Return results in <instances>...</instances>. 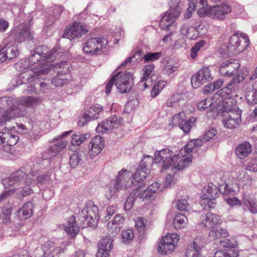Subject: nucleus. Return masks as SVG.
<instances>
[{"label":"nucleus","mask_w":257,"mask_h":257,"mask_svg":"<svg viewBox=\"0 0 257 257\" xmlns=\"http://www.w3.org/2000/svg\"><path fill=\"white\" fill-rule=\"evenodd\" d=\"M56 51L53 49L50 50L46 46H39L35 51L32 52L31 56L26 60H22L16 64L17 69L19 71H26L21 73L18 77L21 83H18L17 86L27 83H31L34 81L38 80L40 81L41 75L39 72L34 73V67H37L38 70L44 69L46 62L53 61L56 57Z\"/></svg>","instance_id":"f257e3e1"},{"label":"nucleus","mask_w":257,"mask_h":257,"mask_svg":"<svg viewBox=\"0 0 257 257\" xmlns=\"http://www.w3.org/2000/svg\"><path fill=\"white\" fill-rule=\"evenodd\" d=\"M202 145L201 140H191L177 154H174L168 148L157 151L156 159L158 161H164L163 170L170 166H173L175 169L184 170L192 162V153L197 152Z\"/></svg>","instance_id":"f03ea898"},{"label":"nucleus","mask_w":257,"mask_h":257,"mask_svg":"<svg viewBox=\"0 0 257 257\" xmlns=\"http://www.w3.org/2000/svg\"><path fill=\"white\" fill-rule=\"evenodd\" d=\"M243 79L242 76L237 75L233 78L226 87L221 89L216 93L223 100V114L222 122L226 128H235L241 123L242 110L236 106L235 101L231 97L233 96L232 89L235 88L236 83Z\"/></svg>","instance_id":"7ed1b4c3"},{"label":"nucleus","mask_w":257,"mask_h":257,"mask_svg":"<svg viewBox=\"0 0 257 257\" xmlns=\"http://www.w3.org/2000/svg\"><path fill=\"white\" fill-rule=\"evenodd\" d=\"M54 60L51 62H46L44 69L38 70L37 67H34V73L39 72L42 73L40 79H46L50 77H45L46 75H53L56 73V75L51 80L52 83L56 87L62 86L69 83L71 80V76L70 74V64L67 61H62L59 63L54 65L51 64Z\"/></svg>","instance_id":"20e7f679"},{"label":"nucleus","mask_w":257,"mask_h":257,"mask_svg":"<svg viewBox=\"0 0 257 257\" xmlns=\"http://www.w3.org/2000/svg\"><path fill=\"white\" fill-rule=\"evenodd\" d=\"M17 101L12 97L0 98V113L5 110L0 117V126L5 125L7 121L26 114L25 109H20L16 107Z\"/></svg>","instance_id":"39448f33"},{"label":"nucleus","mask_w":257,"mask_h":257,"mask_svg":"<svg viewBox=\"0 0 257 257\" xmlns=\"http://www.w3.org/2000/svg\"><path fill=\"white\" fill-rule=\"evenodd\" d=\"M131 174L126 169H122L119 171L115 180L111 181L108 190L106 192L105 196L108 200L111 199L115 194L121 190H126L133 185L131 179Z\"/></svg>","instance_id":"423d86ee"},{"label":"nucleus","mask_w":257,"mask_h":257,"mask_svg":"<svg viewBox=\"0 0 257 257\" xmlns=\"http://www.w3.org/2000/svg\"><path fill=\"white\" fill-rule=\"evenodd\" d=\"M231 6L227 3H223L220 5L205 7L201 9L199 14L204 17L208 16L213 20L222 21L231 12Z\"/></svg>","instance_id":"0eeeda50"},{"label":"nucleus","mask_w":257,"mask_h":257,"mask_svg":"<svg viewBox=\"0 0 257 257\" xmlns=\"http://www.w3.org/2000/svg\"><path fill=\"white\" fill-rule=\"evenodd\" d=\"M115 224L109 221L107 225L109 236L103 237L98 246V252L96 257H109V253L113 248V237L115 236L119 231H115Z\"/></svg>","instance_id":"6e6552de"},{"label":"nucleus","mask_w":257,"mask_h":257,"mask_svg":"<svg viewBox=\"0 0 257 257\" xmlns=\"http://www.w3.org/2000/svg\"><path fill=\"white\" fill-rule=\"evenodd\" d=\"M249 44V39L245 34L237 32L230 37L227 48L229 53L234 55L243 51Z\"/></svg>","instance_id":"1a4fd4ad"},{"label":"nucleus","mask_w":257,"mask_h":257,"mask_svg":"<svg viewBox=\"0 0 257 257\" xmlns=\"http://www.w3.org/2000/svg\"><path fill=\"white\" fill-rule=\"evenodd\" d=\"M25 168L21 169L13 173L11 176L2 181V183L5 188L13 187L12 194L16 190H18V187L23 185L24 183H29L28 180L30 178L28 177V174L25 171Z\"/></svg>","instance_id":"9d476101"},{"label":"nucleus","mask_w":257,"mask_h":257,"mask_svg":"<svg viewBox=\"0 0 257 257\" xmlns=\"http://www.w3.org/2000/svg\"><path fill=\"white\" fill-rule=\"evenodd\" d=\"M99 209L93 202L88 201L79 213V219L83 223L84 227L90 226L99 219Z\"/></svg>","instance_id":"9b49d317"},{"label":"nucleus","mask_w":257,"mask_h":257,"mask_svg":"<svg viewBox=\"0 0 257 257\" xmlns=\"http://www.w3.org/2000/svg\"><path fill=\"white\" fill-rule=\"evenodd\" d=\"M107 43V40L103 37L88 38L83 45V52L87 55L100 54Z\"/></svg>","instance_id":"f8f14e48"},{"label":"nucleus","mask_w":257,"mask_h":257,"mask_svg":"<svg viewBox=\"0 0 257 257\" xmlns=\"http://www.w3.org/2000/svg\"><path fill=\"white\" fill-rule=\"evenodd\" d=\"M179 240V236L177 234H168L162 237L158 244L157 251L161 255L171 253L177 246Z\"/></svg>","instance_id":"ddd939ff"},{"label":"nucleus","mask_w":257,"mask_h":257,"mask_svg":"<svg viewBox=\"0 0 257 257\" xmlns=\"http://www.w3.org/2000/svg\"><path fill=\"white\" fill-rule=\"evenodd\" d=\"M32 39L33 35L30 32V27L26 24H22L16 27L11 31L8 37V41L16 42L17 44Z\"/></svg>","instance_id":"4468645a"},{"label":"nucleus","mask_w":257,"mask_h":257,"mask_svg":"<svg viewBox=\"0 0 257 257\" xmlns=\"http://www.w3.org/2000/svg\"><path fill=\"white\" fill-rule=\"evenodd\" d=\"M114 77H115V86L120 93H124L131 90L133 84L132 73L117 72Z\"/></svg>","instance_id":"2eb2a0df"},{"label":"nucleus","mask_w":257,"mask_h":257,"mask_svg":"<svg viewBox=\"0 0 257 257\" xmlns=\"http://www.w3.org/2000/svg\"><path fill=\"white\" fill-rule=\"evenodd\" d=\"M123 122L122 118L118 115H113L99 123L96 128L98 133H108L112 130L121 126Z\"/></svg>","instance_id":"dca6fc26"},{"label":"nucleus","mask_w":257,"mask_h":257,"mask_svg":"<svg viewBox=\"0 0 257 257\" xmlns=\"http://www.w3.org/2000/svg\"><path fill=\"white\" fill-rule=\"evenodd\" d=\"M212 79L209 68L203 66L192 76L191 84L193 88H197L203 84L211 81Z\"/></svg>","instance_id":"f3484780"},{"label":"nucleus","mask_w":257,"mask_h":257,"mask_svg":"<svg viewBox=\"0 0 257 257\" xmlns=\"http://www.w3.org/2000/svg\"><path fill=\"white\" fill-rule=\"evenodd\" d=\"M226 176H223L220 182H218L219 188H223L221 193L223 195L234 194L239 191V185L235 178L229 177L226 178Z\"/></svg>","instance_id":"a211bd4d"},{"label":"nucleus","mask_w":257,"mask_h":257,"mask_svg":"<svg viewBox=\"0 0 257 257\" xmlns=\"http://www.w3.org/2000/svg\"><path fill=\"white\" fill-rule=\"evenodd\" d=\"M88 30L85 27L79 22H73L69 27H67L63 35V38H66L70 40L79 38L85 35Z\"/></svg>","instance_id":"6ab92c4d"},{"label":"nucleus","mask_w":257,"mask_h":257,"mask_svg":"<svg viewBox=\"0 0 257 257\" xmlns=\"http://www.w3.org/2000/svg\"><path fill=\"white\" fill-rule=\"evenodd\" d=\"M222 0H189V7L184 14V18L186 19H189L195 10H197V14L200 17H204V16H201L199 12L201 9H204L206 6H208V2L211 3H219Z\"/></svg>","instance_id":"aec40b11"},{"label":"nucleus","mask_w":257,"mask_h":257,"mask_svg":"<svg viewBox=\"0 0 257 257\" xmlns=\"http://www.w3.org/2000/svg\"><path fill=\"white\" fill-rule=\"evenodd\" d=\"M240 66L238 60L229 59L221 64L219 72L222 76L231 77L236 74Z\"/></svg>","instance_id":"412c9836"},{"label":"nucleus","mask_w":257,"mask_h":257,"mask_svg":"<svg viewBox=\"0 0 257 257\" xmlns=\"http://www.w3.org/2000/svg\"><path fill=\"white\" fill-rule=\"evenodd\" d=\"M102 109V106L98 104L91 106L82 116L79 121V124L83 126L87 121L98 119Z\"/></svg>","instance_id":"4be33fe9"},{"label":"nucleus","mask_w":257,"mask_h":257,"mask_svg":"<svg viewBox=\"0 0 257 257\" xmlns=\"http://www.w3.org/2000/svg\"><path fill=\"white\" fill-rule=\"evenodd\" d=\"M155 160L156 163H162V167L160 169L161 173H163L169 169L171 170L172 173H169L166 176V178L164 182L165 186L166 187H170L172 185H174L178 181L180 178L178 172L181 171H183V170L175 169L173 166L168 167L167 168L163 170L164 161L163 160L160 161L157 160L156 159V153H155Z\"/></svg>","instance_id":"5701e85b"},{"label":"nucleus","mask_w":257,"mask_h":257,"mask_svg":"<svg viewBox=\"0 0 257 257\" xmlns=\"http://www.w3.org/2000/svg\"><path fill=\"white\" fill-rule=\"evenodd\" d=\"M183 112H179L173 116L172 121L174 125H179L180 128L182 129L184 133H187L190 131L191 127L195 122L196 118L191 117L188 120H187L183 119Z\"/></svg>","instance_id":"b1692460"},{"label":"nucleus","mask_w":257,"mask_h":257,"mask_svg":"<svg viewBox=\"0 0 257 257\" xmlns=\"http://www.w3.org/2000/svg\"><path fill=\"white\" fill-rule=\"evenodd\" d=\"M41 124L40 122L37 123H33L32 124V128L31 131H29V128H27L25 125L22 123H17V132L20 134H29V136L32 140H36L40 138V135L39 133L42 130L40 127V125Z\"/></svg>","instance_id":"393cba45"},{"label":"nucleus","mask_w":257,"mask_h":257,"mask_svg":"<svg viewBox=\"0 0 257 257\" xmlns=\"http://www.w3.org/2000/svg\"><path fill=\"white\" fill-rule=\"evenodd\" d=\"M68 144V141L62 140L53 145L51 146L48 149L42 154V157L44 160H48L55 157Z\"/></svg>","instance_id":"a878e982"},{"label":"nucleus","mask_w":257,"mask_h":257,"mask_svg":"<svg viewBox=\"0 0 257 257\" xmlns=\"http://www.w3.org/2000/svg\"><path fill=\"white\" fill-rule=\"evenodd\" d=\"M222 187L218 188L213 183H209L204 187L201 194V198L202 199H216L219 196V192L221 193L222 191Z\"/></svg>","instance_id":"bb28decb"},{"label":"nucleus","mask_w":257,"mask_h":257,"mask_svg":"<svg viewBox=\"0 0 257 257\" xmlns=\"http://www.w3.org/2000/svg\"><path fill=\"white\" fill-rule=\"evenodd\" d=\"M200 221L204 226L211 228L215 225L220 224L222 220L219 215L208 212L201 214Z\"/></svg>","instance_id":"cd10ccee"},{"label":"nucleus","mask_w":257,"mask_h":257,"mask_svg":"<svg viewBox=\"0 0 257 257\" xmlns=\"http://www.w3.org/2000/svg\"><path fill=\"white\" fill-rule=\"evenodd\" d=\"M5 50L9 60H11L19 54L18 44L13 41H8V37L4 41L2 51Z\"/></svg>","instance_id":"c85d7f7f"},{"label":"nucleus","mask_w":257,"mask_h":257,"mask_svg":"<svg viewBox=\"0 0 257 257\" xmlns=\"http://www.w3.org/2000/svg\"><path fill=\"white\" fill-rule=\"evenodd\" d=\"M64 230L69 237L73 238L79 232V227L76 222L74 215L69 217L66 222L63 224Z\"/></svg>","instance_id":"c756f323"},{"label":"nucleus","mask_w":257,"mask_h":257,"mask_svg":"<svg viewBox=\"0 0 257 257\" xmlns=\"http://www.w3.org/2000/svg\"><path fill=\"white\" fill-rule=\"evenodd\" d=\"M104 140L100 136L93 137L89 145L90 156H95L100 153L104 147Z\"/></svg>","instance_id":"7c9ffc66"},{"label":"nucleus","mask_w":257,"mask_h":257,"mask_svg":"<svg viewBox=\"0 0 257 257\" xmlns=\"http://www.w3.org/2000/svg\"><path fill=\"white\" fill-rule=\"evenodd\" d=\"M160 187V184L155 182L149 186L145 190H142L141 186L137 188L139 189L140 199L142 200H148L153 196L158 191Z\"/></svg>","instance_id":"2f4dec72"},{"label":"nucleus","mask_w":257,"mask_h":257,"mask_svg":"<svg viewBox=\"0 0 257 257\" xmlns=\"http://www.w3.org/2000/svg\"><path fill=\"white\" fill-rule=\"evenodd\" d=\"M160 187V184L155 182L149 186L145 190H142L141 186L137 188L139 189L140 199L142 200H148L153 196L158 191Z\"/></svg>","instance_id":"473e14b6"},{"label":"nucleus","mask_w":257,"mask_h":257,"mask_svg":"<svg viewBox=\"0 0 257 257\" xmlns=\"http://www.w3.org/2000/svg\"><path fill=\"white\" fill-rule=\"evenodd\" d=\"M173 14V13H170L169 12L167 11L162 17L160 22V26L162 29L170 30L172 27L174 28L176 27L174 23L179 16Z\"/></svg>","instance_id":"72a5a7b5"},{"label":"nucleus","mask_w":257,"mask_h":257,"mask_svg":"<svg viewBox=\"0 0 257 257\" xmlns=\"http://www.w3.org/2000/svg\"><path fill=\"white\" fill-rule=\"evenodd\" d=\"M17 101L16 107H18L20 109H25V108L21 106L33 107L37 105L40 102V99L37 97L25 96H22L18 99L15 98ZM27 111V110H26Z\"/></svg>","instance_id":"f704fd0d"},{"label":"nucleus","mask_w":257,"mask_h":257,"mask_svg":"<svg viewBox=\"0 0 257 257\" xmlns=\"http://www.w3.org/2000/svg\"><path fill=\"white\" fill-rule=\"evenodd\" d=\"M243 208L252 214H257V200L250 195H244L242 197Z\"/></svg>","instance_id":"c9c22d12"},{"label":"nucleus","mask_w":257,"mask_h":257,"mask_svg":"<svg viewBox=\"0 0 257 257\" xmlns=\"http://www.w3.org/2000/svg\"><path fill=\"white\" fill-rule=\"evenodd\" d=\"M155 67L153 64L146 65L143 68V76L139 83V88L141 90H144L148 88L147 82L149 80V76H151L154 70Z\"/></svg>","instance_id":"e433bc0d"},{"label":"nucleus","mask_w":257,"mask_h":257,"mask_svg":"<svg viewBox=\"0 0 257 257\" xmlns=\"http://www.w3.org/2000/svg\"><path fill=\"white\" fill-rule=\"evenodd\" d=\"M252 151L251 145L247 142L238 144L235 148V153L240 159L247 157Z\"/></svg>","instance_id":"4c0bfd02"},{"label":"nucleus","mask_w":257,"mask_h":257,"mask_svg":"<svg viewBox=\"0 0 257 257\" xmlns=\"http://www.w3.org/2000/svg\"><path fill=\"white\" fill-rule=\"evenodd\" d=\"M155 159L150 156H146L142 160L140 163L139 168L141 170H145L146 172H142V178L145 177V175H148L150 173L151 169L152 167Z\"/></svg>","instance_id":"58836bf2"},{"label":"nucleus","mask_w":257,"mask_h":257,"mask_svg":"<svg viewBox=\"0 0 257 257\" xmlns=\"http://www.w3.org/2000/svg\"><path fill=\"white\" fill-rule=\"evenodd\" d=\"M33 203L29 201L23 205L22 207L17 211L18 215L21 219H26L30 217L33 214Z\"/></svg>","instance_id":"ea45409f"},{"label":"nucleus","mask_w":257,"mask_h":257,"mask_svg":"<svg viewBox=\"0 0 257 257\" xmlns=\"http://www.w3.org/2000/svg\"><path fill=\"white\" fill-rule=\"evenodd\" d=\"M64 8L62 6L56 5L53 8V14L48 17L45 21L46 25L48 26L51 25L55 21L58 20L61 14L63 11Z\"/></svg>","instance_id":"a19ab883"},{"label":"nucleus","mask_w":257,"mask_h":257,"mask_svg":"<svg viewBox=\"0 0 257 257\" xmlns=\"http://www.w3.org/2000/svg\"><path fill=\"white\" fill-rule=\"evenodd\" d=\"M238 182L242 185H250L253 181L250 176L248 175L245 170L239 169L237 172Z\"/></svg>","instance_id":"79ce46f5"},{"label":"nucleus","mask_w":257,"mask_h":257,"mask_svg":"<svg viewBox=\"0 0 257 257\" xmlns=\"http://www.w3.org/2000/svg\"><path fill=\"white\" fill-rule=\"evenodd\" d=\"M4 137L5 144L7 145V146H5V148L8 152L10 150L9 147L15 145L18 142L19 137L18 135L13 134L10 132H5Z\"/></svg>","instance_id":"37998d69"},{"label":"nucleus","mask_w":257,"mask_h":257,"mask_svg":"<svg viewBox=\"0 0 257 257\" xmlns=\"http://www.w3.org/2000/svg\"><path fill=\"white\" fill-rule=\"evenodd\" d=\"M187 217L181 213L177 214L173 220V225L176 229H180L184 227L187 223Z\"/></svg>","instance_id":"c03bdc74"},{"label":"nucleus","mask_w":257,"mask_h":257,"mask_svg":"<svg viewBox=\"0 0 257 257\" xmlns=\"http://www.w3.org/2000/svg\"><path fill=\"white\" fill-rule=\"evenodd\" d=\"M137 199H140L139 189H135L132 192L127 198L124 208L126 211L130 210L133 207L134 201Z\"/></svg>","instance_id":"a18cd8bd"},{"label":"nucleus","mask_w":257,"mask_h":257,"mask_svg":"<svg viewBox=\"0 0 257 257\" xmlns=\"http://www.w3.org/2000/svg\"><path fill=\"white\" fill-rule=\"evenodd\" d=\"M201 248L196 241L189 245L185 252L186 257H199Z\"/></svg>","instance_id":"49530a36"},{"label":"nucleus","mask_w":257,"mask_h":257,"mask_svg":"<svg viewBox=\"0 0 257 257\" xmlns=\"http://www.w3.org/2000/svg\"><path fill=\"white\" fill-rule=\"evenodd\" d=\"M38 87H40L42 91L44 93L47 92V90L45 89L47 88V84L45 82H40L39 83H35L34 86L32 84L28 85L27 89L25 90V93L26 94L36 93V88Z\"/></svg>","instance_id":"de8ad7c7"},{"label":"nucleus","mask_w":257,"mask_h":257,"mask_svg":"<svg viewBox=\"0 0 257 257\" xmlns=\"http://www.w3.org/2000/svg\"><path fill=\"white\" fill-rule=\"evenodd\" d=\"M89 137L87 134L76 133L72 136L71 143L73 146H79Z\"/></svg>","instance_id":"09e8293b"},{"label":"nucleus","mask_w":257,"mask_h":257,"mask_svg":"<svg viewBox=\"0 0 257 257\" xmlns=\"http://www.w3.org/2000/svg\"><path fill=\"white\" fill-rule=\"evenodd\" d=\"M209 235L210 238L217 239L220 237H227L228 235V233L225 229L213 227Z\"/></svg>","instance_id":"8fccbe9b"},{"label":"nucleus","mask_w":257,"mask_h":257,"mask_svg":"<svg viewBox=\"0 0 257 257\" xmlns=\"http://www.w3.org/2000/svg\"><path fill=\"white\" fill-rule=\"evenodd\" d=\"M180 2L181 0H170V8L168 11L170 13H173V15L180 16L182 11V9L179 6Z\"/></svg>","instance_id":"3c124183"},{"label":"nucleus","mask_w":257,"mask_h":257,"mask_svg":"<svg viewBox=\"0 0 257 257\" xmlns=\"http://www.w3.org/2000/svg\"><path fill=\"white\" fill-rule=\"evenodd\" d=\"M28 177L30 178V180H32V181H30V183H33L35 185L38 183L42 182L46 179L47 176L44 174L39 175L38 173L37 172H31V173L28 174Z\"/></svg>","instance_id":"603ef678"},{"label":"nucleus","mask_w":257,"mask_h":257,"mask_svg":"<svg viewBox=\"0 0 257 257\" xmlns=\"http://www.w3.org/2000/svg\"><path fill=\"white\" fill-rule=\"evenodd\" d=\"M213 101L212 99H205L197 103V108L200 111L211 110Z\"/></svg>","instance_id":"864d4df0"},{"label":"nucleus","mask_w":257,"mask_h":257,"mask_svg":"<svg viewBox=\"0 0 257 257\" xmlns=\"http://www.w3.org/2000/svg\"><path fill=\"white\" fill-rule=\"evenodd\" d=\"M30 181H32V180L29 179L28 184L24 183L23 185H20V186L18 187V189L22 188L21 193L23 197L27 196L33 193V190L32 188V187L34 186L35 184H34L33 183H30Z\"/></svg>","instance_id":"5fc2aeb1"},{"label":"nucleus","mask_w":257,"mask_h":257,"mask_svg":"<svg viewBox=\"0 0 257 257\" xmlns=\"http://www.w3.org/2000/svg\"><path fill=\"white\" fill-rule=\"evenodd\" d=\"M135 227L137 230L141 233H144L145 230L148 229L146 220L141 217H137L135 219Z\"/></svg>","instance_id":"6e6d98bb"},{"label":"nucleus","mask_w":257,"mask_h":257,"mask_svg":"<svg viewBox=\"0 0 257 257\" xmlns=\"http://www.w3.org/2000/svg\"><path fill=\"white\" fill-rule=\"evenodd\" d=\"M121 240L124 244L129 243L134 237V232L132 229L123 230L121 233Z\"/></svg>","instance_id":"4d7b16f0"},{"label":"nucleus","mask_w":257,"mask_h":257,"mask_svg":"<svg viewBox=\"0 0 257 257\" xmlns=\"http://www.w3.org/2000/svg\"><path fill=\"white\" fill-rule=\"evenodd\" d=\"M176 206L180 211H188L191 209L187 199L185 198L180 199L177 200Z\"/></svg>","instance_id":"13d9d810"},{"label":"nucleus","mask_w":257,"mask_h":257,"mask_svg":"<svg viewBox=\"0 0 257 257\" xmlns=\"http://www.w3.org/2000/svg\"><path fill=\"white\" fill-rule=\"evenodd\" d=\"M237 254L231 249L217 250L213 257H236Z\"/></svg>","instance_id":"bf43d9fd"},{"label":"nucleus","mask_w":257,"mask_h":257,"mask_svg":"<svg viewBox=\"0 0 257 257\" xmlns=\"http://www.w3.org/2000/svg\"><path fill=\"white\" fill-rule=\"evenodd\" d=\"M142 172H146V171L138 168L135 173L131 175L132 177V180L133 181V184L137 185L138 183H141L145 179L147 175H145V177L142 178L141 177Z\"/></svg>","instance_id":"052dcab7"},{"label":"nucleus","mask_w":257,"mask_h":257,"mask_svg":"<svg viewBox=\"0 0 257 257\" xmlns=\"http://www.w3.org/2000/svg\"><path fill=\"white\" fill-rule=\"evenodd\" d=\"M124 217L119 214H116L113 219L111 221L115 224V231H119L122 227L124 221Z\"/></svg>","instance_id":"680f3d73"},{"label":"nucleus","mask_w":257,"mask_h":257,"mask_svg":"<svg viewBox=\"0 0 257 257\" xmlns=\"http://www.w3.org/2000/svg\"><path fill=\"white\" fill-rule=\"evenodd\" d=\"M162 55V53L161 52L148 53L143 57V59L145 62L154 61L158 60Z\"/></svg>","instance_id":"e2e57ef3"},{"label":"nucleus","mask_w":257,"mask_h":257,"mask_svg":"<svg viewBox=\"0 0 257 257\" xmlns=\"http://www.w3.org/2000/svg\"><path fill=\"white\" fill-rule=\"evenodd\" d=\"M178 70V67L170 62L166 63L163 69V73L166 75H170Z\"/></svg>","instance_id":"0e129e2a"},{"label":"nucleus","mask_w":257,"mask_h":257,"mask_svg":"<svg viewBox=\"0 0 257 257\" xmlns=\"http://www.w3.org/2000/svg\"><path fill=\"white\" fill-rule=\"evenodd\" d=\"M217 242H219L221 246L227 248H233L236 245V242L234 239L228 238L221 239Z\"/></svg>","instance_id":"69168bd1"},{"label":"nucleus","mask_w":257,"mask_h":257,"mask_svg":"<svg viewBox=\"0 0 257 257\" xmlns=\"http://www.w3.org/2000/svg\"><path fill=\"white\" fill-rule=\"evenodd\" d=\"M246 99L247 103L250 105H254L257 103V94L253 91H250L246 94Z\"/></svg>","instance_id":"338daca9"},{"label":"nucleus","mask_w":257,"mask_h":257,"mask_svg":"<svg viewBox=\"0 0 257 257\" xmlns=\"http://www.w3.org/2000/svg\"><path fill=\"white\" fill-rule=\"evenodd\" d=\"M245 169L251 172H257V157L251 159L247 163Z\"/></svg>","instance_id":"774afa93"}]
</instances>
